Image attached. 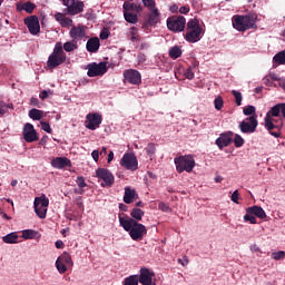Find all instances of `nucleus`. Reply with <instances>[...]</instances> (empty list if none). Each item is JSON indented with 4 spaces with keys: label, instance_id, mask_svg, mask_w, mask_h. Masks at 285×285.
Here are the masks:
<instances>
[{
    "label": "nucleus",
    "instance_id": "obj_1",
    "mask_svg": "<svg viewBox=\"0 0 285 285\" xmlns=\"http://www.w3.org/2000/svg\"><path fill=\"white\" fill-rule=\"evenodd\" d=\"M119 224L126 233H129L134 242L142 240L148 233L147 227L144 224L137 223V220H134L129 216H125V218L119 216Z\"/></svg>",
    "mask_w": 285,
    "mask_h": 285
},
{
    "label": "nucleus",
    "instance_id": "obj_2",
    "mask_svg": "<svg viewBox=\"0 0 285 285\" xmlns=\"http://www.w3.org/2000/svg\"><path fill=\"white\" fill-rule=\"evenodd\" d=\"M275 106L271 108V110L265 116V127L269 131V134L275 137H281V130L284 126V121L282 116V111H278L277 115L274 112Z\"/></svg>",
    "mask_w": 285,
    "mask_h": 285
},
{
    "label": "nucleus",
    "instance_id": "obj_3",
    "mask_svg": "<svg viewBox=\"0 0 285 285\" xmlns=\"http://www.w3.org/2000/svg\"><path fill=\"white\" fill-rule=\"evenodd\" d=\"M257 19L258 16L256 13H248V14H235L232 19L233 27L238 32H246L249 29H257Z\"/></svg>",
    "mask_w": 285,
    "mask_h": 285
},
{
    "label": "nucleus",
    "instance_id": "obj_4",
    "mask_svg": "<svg viewBox=\"0 0 285 285\" xmlns=\"http://www.w3.org/2000/svg\"><path fill=\"white\" fill-rule=\"evenodd\" d=\"M67 61V53L62 49V43L57 42L53 52L49 55L47 66L49 69H56Z\"/></svg>",
    "mask_w": 285,
    "mask_h": 285
},
{
    "label": "nucleus",
    "instance_id": "obj_5",
    "mask_svg": "<svg viewBox=\"0 0 285 285\" xmlns=\"http://www.w3.org/2000/svg\"><path fill=\"white\" fill-rule=\"evenodd\" d=\"M203 27L198 19H191L187 23V33L185 35V40L190 43L198 42L202 39Z\"/></svg>",
    "mask_w": 285,
    "mask_h": 285
},
{
    "label": "nucleus",
    "instance_id": "obj_6",
    "mask_svg": "<svg viewBox=\"0 0 285 285\" xmlns=\"http://www.w3.org/2000/svg\"><path fill=\"white\" fill-rule=\"evenodd\" d=\"M178 174L184 171L190 174L195 167V159L191 155L179 156L174 159Z\"/></svg>",
    "mask_w": 285,
    "mask_h": 285
},
{
    "label": "nucleus",
    "instance_id": "obj_7",
    "mask_svg": "<svg viewBox=\"0 0 285 285\" xmlns=\"http://www.w3.org/2000/svg\"><path fill=\"white\" fill-rule=\"evenodd\" d=\"M49 204L50 200L45 194L33 200V209L39 218H47Z\"/></svg>",
    "mask_w": 285,
    "mask_h": 285
},
{
    "label": "nucleus",
    "instance_id": "obj_8",
    "mask_svg": "<svg viewBox=\"0 0 285 285\" xmlns=\"http://www.w3.org/2000/svg\"><path fill=\"white\" fill-rule=\"evenodd\" d=\"M62 4L66 7L63 11L71 17L78 16L85 11V2L76 0H62Z\"/></svg>",
    "mask_w": 285,
    "mask_h": 285
},
{
    "label": "nucleus",
    "instance_id": "obj_9",
    "mask_svg": "<svg viewBox=\"0 0 285 285\" xmlns=\"http://www.w3.org/2000/svg\"><path fill=\"white\" fill-rule=\"evenodd\" d=\"M167 27L174 33L183 32L186 28V18L184 16H171L167 19Z\"/></svg>",
    "mask_w": 285,
    "mask_h": 285
},
{
    "label": "nucleus",
    "instance_id": "obj_10",
    "mask_svg": "<svg viewBox=\"0 0 285 285\" xmlns=\"http://www.w3.org/2000/svg\"><path fill=\"white\" fill-rule=\"evenodd\" d=\"M96 177L104 181L101 183L102 188H110L115 184V176L109 169H105V168L96 169Z\"/></svg>",
    "mask_w": 285,
    "mask_h": 285
},
{
    "label": "nucleus",
    "instance_id": "obj_11",
    "mask_svg": "<svg viewBox=\"0 0 285 285\" xmlns=\"http://www.w3.org/2000/svg\"><path fill=\"white\" fill-rule=\"evenodd\" d=\"M257 126V116H249L239 122L238 128L243 134H254L256 132Z\"/></svg>",
    "mask_w": 285,
    "mask_h": 285
},
{
    "label": "nucleus",
    "instance_id": "obj_12",
    "mask_svg": "<svg viewBox=\"0 0 285 285\" xmlns=\"http://www.w3.org/2000/svg\"><path fill=\"white\" fill-rule=\"evenodd\" d=\"M87 76L94 78L108 72V66L107 62H92L87 65Z\"/></svg>",
    "mask_w": 285,
    "mask_h": 285
},
{
    "label": "nucleus",
    "instance_id": "obj_13",
    "mask_svg": "<svg viewBox=\"0 0 285 285\" xmlns=\"http://www.w3.org/2000/svg\"><path fill=\"white\" fill-rule=\"evenodd\" d=\"M120 165L127 170L136 171L139 168V161L134 153H125Z\"/></svg>",
    "mask_w": 285,
    "mask_h": 285
},
{
    "label": "nucleus",
    "instance_id": "obj_14",
    "mask_svg": "<svg viewBox=\"0 0 285 285\" xmlns=\"http://www.w3.org/2000/svg\"><path fill=\"white\" fill-rule=\"evenodd\" d=\"M138 283L141 285H156L155 273L147 267L139 271Z\"/></svg>",
    "mask_w": 285,
    "mask_h": 285
},
{
    "label": "nucleus",
    "instance_id": "obj_15",
    "mask_svg": "<svg viewBox=\"0 0 285 285\" xmlns=\"http://www.w3.org/2000/svg\"><path fill=\"white\" fill-rule=\"evenodd\" d=\"M124 79L134 86H139L142 82L141 73L135 69H127L124 71Z\"/></svg>",
    "mask_w": 285,
    "mask_h": 285
},
{
    "label": "nucleus",
    "instance_id": "obj_16",
    "mask_svg": "<svg viewBox=\"0 0 285 285\" xmlns=\"http://www.w3.org/2000/svg\"><path fill=\"white\" fill-rule=\"evenodd\" d=\"M23 139L28 144H32L39 140L38 134L32 124L27 122L23 126Z\"/></svg>",
    "mask_w": 285,
    "mask_h": 285
},
{
    "label": "nucleus",
    "instance_id": "obj_17",
    "mask_svg": "<svg viewBox=\"0 0 285 285\" xmlns=\"http://www.w3.org/2000/svg\"><path fill=\"white\" fill-rule=\"evenodd\" d=\"M69 37L75 41L85 39L87 37V27L83 24L71 27L69 30Z\"/></svg>",
    "mask_w": 285,
    "mask_h": 285
},
{
    "label": "nucleus",
    "instance_id": "obj_18",
    "mask_svg": "<svg viewBox=\"0 0 285 285\" xmlns=\"http://www.w3.org/2000/svg\"><path fill=\"white\" fill-rule=\"evenodd\" d=\"M24 24L27 26L31 36H38V33L40 32V24L37 16H30L24 18Z\"/></svg>",
    "mask_w": 285,
    "mask_h": 285
},
{
    "label": "nucleus",
    "instance_id": "obj_19",
    "mask_svg": "<svg viewBox=\"0 0 285 285\" xmlns=\"http://www.w3.org/2000/svg\"><path fill=\"white\" fill-rule=\"evenodd\" d=\"M160 22V11L159 9L150 10L149 17L142 23V28L155 27Z\"/></svg>",
    "mask_w": 285,
    "mask_h": 285
},
{
    "label": "nucleus",
    "instance_id": "obj_20",
    "mask_svg": "<svg viewBox=\"0 0 285 285\" xmlns=\"http://www.w3.org/2000/svg\"><path fill=\"white\" fill-rule=\"evenodd\" d=\"M102 118L100 115H87L86 128L90 130H96L101 126Z\"/></svg>",
    "mask_w": 285,
    "mask_h": 285
},
{
    "label": "nucleus",
    "instance_id": "obj_21",
    "mask_svg": "<svg viewBox=\"0 0 285 285\" xmlns=\"http://www.w3.org/2000/svg\"><path fill=\"white\" fill-rule=\"evenodd\" d=\"M229 144H233V132L228 131L226 134H220L219 137L216 139V145L219 149L224 147H228Z\"/></svg>",
    "mask_w": 285,
    "mask_h": 285
},
{
    "label": "nucleus",
    "instance_id": "obj_22",
    "mask_svg": "<svg viewBox=\"0 0 285 285\" xmlns=\"http://www.w3.org/2000/svg\"><path fill=\"white\" fill-rule=\"evenodd\" d=\"M50 165L56 169H63L71 166V160L67 157H56L50 161Z\"/></svg>",
    "mask_w": 285,
    "mask_h": 285
},
{
    "label": "nucleus",
    "instance_id": "obj_23",
    "mask_svg": "<svg viewBox=\"0 0 285 285\" xmlns=\"http://www.w3.org/2000/svg\"><path fill=\"white\" fill-rule=\"evenodd\" d=\"M246 213H249V215H253L257 218L265 219L266 218V213L265 210L258 206V205H253L246 208Z\"/></svg>",
    "mask_w": 285,
    "mask_h": 285
},
{
    "label": "nucleus",
    "instance_id": "obj_24",
    "mask_svg": "<svg viewBox=\"0 0 285 285\" xmlns=\"http://www.w3.org/2000/svg\"><path fill=\"white\" fill-rule=\"evenodd\" d=\"M99 47H101V41L97 37L88 39L86 43V50L89 53H97Z\"/></svg>",
    "mask_w": 285,
    "mask_h": 285
},
{
    "label": "nucleus",
    "instance_id": "obj_25",
    "mask_svg": "<svg viewBox=\"0 0 285 285\" xmlns=\"http://www.w3.org/2000/svg\"><path fill=\"white\" fill-rule=\"evenodd\" d=\"M139 195L136 194V190L131 187H125L124 203L130 205L135 198H138Z\"/></svg>",
    "mask_w": 285,
    "mask_h": 285
},
{
    "label": "nucleus",
    "instance_id": "obj_26",
    "mask_svg": "<svg viewBox=\"0 0 285 285\" xmlns=\"http://www.w3.org/2000/svg\"><path fill=\"white\" fill-rule=\"evenodd\" d=\"M122 9H124V11L136 12V13L142 12V10H144L140 2H137V3L124 2Z\"/></svg>",
    "mask_w": 285,
    "mask_h": 285
},
{
    "label": "nucleus",
    "instance_id": "obj_27",
    "mask_svg": "<svg viewBox=\"0 0 285 285\" xmlns=\"http://www.w3.org/2000/svg\"><path fill=\"white\" fill-rule=\"evenodd\" d=\"M79 189H75L76 195H85V188L88 187V184L86 183V179L83 176H78L76 180Z\"/></svg>",
    "mask_w": 285,
    "mask_h": 285
},
{
    "label": "nucleus",
    "instance_id": "obj_28",
    "mask_svg": "<svg viewBox=\"0 0 285 285\" xmlns=\"http://www.w3.org/2000/svg\"><path fill=\"white\" fill-rule=\"evenodd\" d=\"M57 259L61 263H65L67 268H72L73 266V261L71 258V255L67 252L62 253L61 256H58Z\"/></svg>",
    "mask_w": 285,
    "mask_h": 285
},
{
    "label": "nucleus",
    "instance_id": "obj_29",
    "mask_svg": "<svg viewBox=\"0 0 285 285\" xmlns=\"http://www.w3.org/2000/svg\"><path fill=\"white\" fill-rule=\"evenodd\" d=\"M131 219L136 220L137 223L142 220V217L145 216V212L141 208H132L131 213Z\"/></svg>",
    "mask_w": 285,
    "mask_h": 285
},
{
    "label": "nucleus",
    "instance_id": "obj_30",
    "mask_svg": "<svg viewBox=\"0 0 285 285\" xmlns=\"http://www.w3.org/2000/svg\"><path fill=\"white\" fill-rule=\"evenodd\" d=\"M78 49V42L76 40L68 41L62 46V50L67 53L73 52Z\"/></svg>",
    "mask_w": 285,
    "mask_h": 285
},
{
    "label": "nucleus",
    "instance_id": "obj_31",
    "mask_svg": "<svg viewBox=\"0 0 285 285\" xmlns=\"http://www.w3.org/2000/svg\"><path fill=\"white\" fill-rule=\"evenodd\" d=\"M18 239H19V236L17 235V233H10L2 238L3 243L10 244V245L18 244Z\"/></svg>",
    "mask_w": 285,
    "mask_h": 285
},
{
    "label": "nucleus",
    "instance_id": "obj_32",
    "mask_svg": "<svg viewBox=\"0 0 285 285\" xmlns=\"http://www.w3.org/2000/svg\"><path fill=\"white\" fill-rule=\"evenodd\" d=\"M43 117V112L39 109L32 108L31 110H29V118L35 120V121H39L41 120V118Z\"/></svg>",
    "mask_w": 285,
    "mask_h": 285
},
{
    "label": "nucleus",
    "instance_id": "obj_33",
    "mask_svg": "<svg viewBox=\"0 0 285 285\" xmlns=\"http://www.w3.org/2000/svg\"><path fill=\"white\" fill-rule=\"evenodd\" d=\"M124 18L129 23H136L139 21L137 13H132L131 11H124Z\"/></svg>",
    "mask_w": 285,
    "mask_h": 285
},
{
    "label": "nucleus",
    "instance_id": "obj_34",
    "mask_svg": "<svg viewBox=\"0 0 285 285\" xmlns=\"http://www.w3.org/2000/svg\"><path fill=\"white\" fill-rule=\"evenodd\" d=\"M39 233L33 229H24L22 230V238L23 239H36Z\"/></svg>",
    "mask_w": 285,
    "mask_h": 285
},
{
    "label": "nucleus",
    "instance_id": "obj_35",
    "mask_svg": "<svg viewBox=\"0 0 285 285\" xmlns=\"http://www.w3.org/2000/svg\"><path fill=\"white\" fill-rule=\"evenodd\" d=\"M122 285H139V275L134 274L132 276H127Z\"/></svg>",
    "mask_w": 285,
    "mask_h": 285
},
{
    "label": "nucleus",
    "instance_id": "obj_36",
    "mask_svg": "<svg viewBox=\"0 0 285 285\" xmlns=\"http://www.w3.org/2000/svg\"><path fill=\"white\" fill-rule=\"evenodd\" d=\"M181 55H183V51L179 46H174L169 50V56L171 59H178L179 57H181Z\"/></svg>",
    "mask_w": 285,
    "mask_h": 285
},
{
    "label": "nucleus",
    "instance_id": "obj_37",
    "mask_svg": "<svg viewBox=\"0 0 285 285\" xmlns=\"http://www.w3.org/2000/svg\"><path fill=\"white\" fill-rule=\"evenodd\" d=\"M273 61L277 65H285V50L277 52L274 57H273Z\"/></svg>",
    "mask_w": 285,
    "mask_h": 285
},
{
    "label": "nucleus",
    "instance_id": "obj_38",
    "mask_svg": "<svg viewBox=\"0 0 285 285\" xmlns=\"http://www.w3.org/2000/svg\"><path fill=\"white\" fill-rule=\"evenodd\" d=\"M278 111H281L282 118L285 119V102H279L274 106V115H278Z\"/></svg>",
    "mask_w": 285,
    "mask_h": 285
},
{
    "label": "nucleus",
    "instance_id": "obj_39",
    "mask_svg": "<svg viewBox=\"0 0 285 285\" xmlns=\"http://www.w3.org/2000/svg\"><path fill=\"white\" fill-rule=\"evenodd\" d=\"M37 6L32 2H26L22 4L21 9L26 11L28 14H32Z\"/></svg>",
    "mask_w": 285,
    "mask_h": 285
},
{
    "label": "nucleus",
    "instance_id": "obj_40",
    "mask_svg": "<svg viewBox=\"0 0 285 285\" xmlns=\"http://www.w3.org/2000/svg\"><path fill=\"white\" fill-rule=\"evenodd\" d=\"M56 268L58 269V272L60 274H66L67 271H68L67 265L63 262L59 261V259L56 261Z\"/></svg>",
    "mask_w": 285,
    "mask_h": 285
},
{
    "label": "nucleus",
    "instance_id": "obj_41",
    "mask_svg": "<svg viewBox=\"0 0 285 285\" xmlns=\"http://www.w3.org/2000/svg\"><path fill=\"white\" fill-rule=\"evenodd\" d=\"M232 95L235 98V104L237 107L242 106V101H243V96L242 92L237 91V90H232Z\"/></svg>",
    "mask_w": 285,
    "mask_h": 285
},
{
    "label": "nucleus",
    "instance_id": "obj_42",
    "mask_svg": "<svg viewBox=\"0 0 285 285\" xmlns=\"http://www.w3.org/2000/svg\"><path fill=\"white\" fill-rule=\"evenodd\" d=\"M244 115L250 116V117L256 116V107L248 105L247 107L244 108Z\"/></svg>",
    "mask_w": 285,
    "mask_h": 285
},
{
    "label": "nucleus",
    "instance_id": "obj_43",
    "mask_svg": "<svg viewBox=\"0 0 285 285\" xmlns=\"http://www.w3.org/2000/svg\"><path fill=\"white\" fill-rule=\"evenodd\" d=\"M245 144L244 138L239 134H235L234 145L236 148H240Z\"/></svg>",
    "mask_w": 285,
    "mask_h": 285
},
{
    "label": "nucleus",
    "instance_id": "obj_44",
    "mask_svg": "<svg viewBox=\"0 0 285 285\" xmlns=\"http://www.w3.org/2000/svg\"><path fill=\"white\" fill-rule=\"evenodd\" d=\"M244 220L246 223H250L252 225H256L257 224V219L256 216L249 213H246V215L244 216Z\"/></svg>",
    "mask_w": 285,
    "mask_h": 285
},
{
    "label": "nucleus",
    "instance_id": "obj_45",
    "mask_svg": "<svg viewBox=\"0 0 285 285\" xmlns=\"http://www.w3.org/2000/svg\"><path fill=\"white\" fill-rule=\"evenodd\" d=\"M214 107H215V109H217V110H222V109L224 108V98H222V97L215 98V100H214Z\"/></svg>",
    "mask_w": 285,
    "mask_h": 285
},
{
    "label": "nucleus",
    "instance_id": "obj_46",
    "mask_svg": "<svg viewBox=\"0 0 285 285\" xmlns=\"http://www.w3.org/2000/svg\"><path fill=\"white\" fill-rule=\"evenodd\" d=\"M53 95H55L53 90L48 89V90H42L39 97L41 100H47L50 96H53Z\"/></svg>",
    "mask_w": 285,
    "mask_h": 285
},
{
    "label": "nucleus",
    "instance_id": "obj_47",
    "mask_svg": "<svg viewBox=\"0 0 285 285\" xmlns=\"http://www.w3.org/2000/svg\"><path fill=\"white\" fill-rule=\"evenodd\" d=\"M144 7L148 8L149 10H157L155 0H141Z\"/></svg>",
    "mask_w": 285,
    "mask_h": 285
},
{
    "label": "nucleus",
    "instance_id": "obj_48",
    "mask_svg": "<svg viewBox=\"0 0 285 285\" xmlns=\"http://www.w3.org/2000/svg\"><path fill=\"white\" fill-rule=\"evenodd\" d=\"M147 156H154L155 151H156V146L154 142H150L149 145H147V147L145 148Z\"/></svg>",
    "mask_w": 285,
    "mask_h": 285
},
{
    "label": "nucleus",
    "instance_id": "obj_49",
    "mask_svg": "<svg viewBox=\"0 0 285 285\" xmlns=\"http://www.w3.org/2000/svg\"><path fill=\"white\" fill-rule=\"evenodd\" d=\"M60 26L62 28H69V27H73V21L71 18H66L63 20L60 21Z\"/></svg>",
    "mask_w": 285,
    "mask_h": 285
},
{
    "label": "nucleus",
    "instance_id": "obj_50",
    "mask_svg": "<svg viewBox=\"0 0 285 285\" xmlns=\"http://www.w3.org/2000/svg\"><path fill=\"white\" fill-rule=\"evenodd\" d=\"M272 258L274 261H281L285 258V252L281 250V252H276L272 254Z\"/></svg>",
    "mask_w": 285,
    "mask_h": 285
},
{
    "label": "nucleus",
    "instance_id": "obj_51",
    "mask_svg": "<svg viewBox=\"0 0 285 285\" xmlns=\"http://www.w3.org/2000/svg\"><path fill=\"white\" fill-rule=\"evenodd\" d=\"M40 125H41V129H42L43 131H46L47 134H52V129H51V126H50L49 122H47V121H41Z\"/></svg>",
    "mask_w": 285,
    "mask_h": 285
},
{
    "label": "nucleus",
    "instance_id": "obj_52",
    "mask_svg": "<svg viewBox=\"0 0 285 285\" xmlns=\"http://www.w3.org/2000/svg\"><path fill=\"white\" fill-rule=\"evenodd\" d=\"M8 108H10V105H8L4 101L0 100V115L7 114L8 112Z\"/></svg>",
    "mask_w": 285,
    "mask_h": 285
},
{
    "label": "nucleus",
    "instance_id": "obj_53",
    "mask_svg": "<svg viewBox=\"0 0 285 285\" xmlns=\"http://www.w3.org/2000/svg\"><path fill=\"white\" fill-rule=\"evenodd\" d=\"M185 78H187L188 80H193L194 79V72L191 67H188L187 69H185Z\"/></svg>",
    "mask_w": 285,
    "mask_h": 285
},
{
    "label": "nucleus",
    "instance_id": "obj_54",
    "mask_svg": "<svg viewBox=\"0 0 285 285\" xmlns=\"http://www.w3.org/2000/svg\"><path fill=\"white\" fill-rule=\"evenodd\" d=\"M158 208L163 213H170V207L168 205L164 204V203H159Z\"/></svg>",
    "mask_w": 285,
    "mask_h": 285
},
{
    "label": "nucleus",
    "instance_id": "obj_55",
    "mask_svg": "<svg viewBox=\"0 0 285 285\" xmlns=\"http://www.w3.org/2000/svg\"><path fill=\"white\" fill-rule=\"evenodd\" d=\"M238 199H239V191H238V189H236L232 194V202H234L235 204H238Z\"/></svg>",
    "mask_w": 285,
    "mask_h": 285
},
{
    "label": "nucleus",
    "instance_id": "obj_56",
    "mask_svg": "<svg viewBox=\"0 0 285 285\" xmlns=\"http://www.w3.org/2000/svg\"><path fill=\"white\" fill-rule=\"evenodd\" d=\"M67 17L66 14L61 13V12H57L56 16H55V19L61 23L62 20H65Z\"/></svg>",
    "mask_w": 285,
    "mask_h": 285
},
{
    "label": "nucleus",
    "instance_id": "obj_57",
    "mask_svg": "<svg viewBox=\"0 0 285 285\" xmlns=\"http://www.w3.org/2000/svg\"><path fill=\"white\" fill-rule=\"evenodd\" d=\"M30 106L40 108V102L38 98H30Z\"/></svg>",
    "mask_w": 285,
    "mask_h": 285
},
{
    "label": "nucleus",
    "instance_id": "obj_58",
    "mask_svg": "<svg viewBox=\"0 0 285 285\" xmlns=\"http://www.w3.org/2000/svg\"><path fill=\"white\" fill-rule=\"evenodd\" d=\"M189 11H190V8L188 6L180 7L179 9L180 14H188Z\"/></svg>",
    "mask_w": 285,
    "mask_h": 285
},
{
    "label": "nucleus",
    "instance_id": "obj_59",
    "mask_svg": "<svg viewBox=\"0 0 285 285\" xmlns=\"http://www.w3.org/2000/svg\"><path fill=\"white\" fill-rule=\"evenodd\" d=\"M109 38V31L108 30H102L100 32V39L101 40H107Z\"/></svg>",
    "mask_w": 285,
    "mask_h": 285
},
{
    "label": "nucleus",
    "instance_id": "obj_60",
    "mask_svg": "<svg viewBox=\"0 0 285 285\" xmlns=\"http://www.w3.org/2000/svg\"><path fill=\"white\" fill-rule=\"evenodd\" d=\"M91 156H92V159H94L96 163L99 161V156H100V154H99L98 150H94V151L91 153Z\"/></svg>",
    "mask_w": 285,
    "mask_h": 285
},
{
    "label": "nucleus",
    "instance_id": "obj_61",
    "mask_svg": "<svg viewBox=\"0 0 285 285\" xmlns=\"http://www.w3.org/2000/svg\"><path fill=\"white\" fill-rule=\"evenodd\" d=\"M135 31H136V27H131V38H130V40L132 41V42H135L137 39H138V37L135 35Z\"/></svg>",
    "mask_w": 285,
    "mask_h": 285
},
{
    "label": "nucleus",
    "instance_id": "obj_62",
    "mask_svg": "<svg viewBox=\"0 0 285 285\" xmlns=\"http://www.w3.org/2000/svg\"><path fill=\"white\" fill-rule=\"evenodd\" d=\"M146 61V56L144 53L138 55V62L144 63Z\"/></svg>",
    "mask_w": 285,
    "mask_h": 285
},
{
    "label": "nucleus",
    "instance_id": "obj_63",
    "mask_svg": "<svg viewBox=\"0 0 285 285\" xmlns=\"http://www.w3.org/2000/svg\"><path fill=\"white\" fill-rule=\"evenodd\" d=\"M107 154H108V151H107V148H106V147H102L101 150L99 151V155H100V157H102V158L106 157Z\"/></svg>",
    "mask_w": 285,
    "mask_h": 285
},
{
    "label": "nucleus",
    "instance_id": "obj_64",
    "mask_svg": "<svg viewBox=\"0 0 285 285\" xmlns=\"http://www.w3.org/2000/svg\"><path fill=\"white\" fill-rule=\"evenodd\" d=\"M56 248H63V242L62 240H57L56 242Z\"/></svg>",
    "mask_w": 285,
    "mask_h": 285
}]
</instances>
